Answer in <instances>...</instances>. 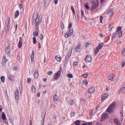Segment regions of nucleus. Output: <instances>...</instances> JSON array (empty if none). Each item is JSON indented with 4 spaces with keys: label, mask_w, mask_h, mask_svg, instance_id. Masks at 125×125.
I'll return each instance as SVG.
<instances>
[{
    "label": "nucleus",
    "mask_w": 125,
    "mask_h": 125,
    "mask_svg": "<svg viewBox=\"0 0 125 125\" xmlns=\"http://www.w3.org/2000/svg\"><path fill=\"white\" fill-rule=\"evenodd\" d=\"M42 15H41L39 17L38 20H37L36 21H34V20H33V22L32 23V25H34L36 22L35 26L36 27V29L37 30H38V25L42 21Z\"/></svg>",
    "instance_id": "1"
},
{
    "label": "nucleus",
    "mask_w": 125,
    "mask_h": 125,
    "mask_svg": "<svg viewBox=\"0 0 125 125\" xmlns=\"http://www.w3.org/2000/svg\"><path fill=\"white\" fill-rule=\"evenodd\" d=\"M91 3H92L91 11H93L98 6V1H97L96 2L94 1L93 0L92 1Z\"/></svg>",
    "instance_id": "2"
},
{
    "label": "nucleus",
    "mask_w": 125,
    "mask_h": 125,
    "mask_svg": "<svg viewBox=\"0 0 125 125\" xmlns=\"http://www.w3.org/2000/svg\"><path fill=\"white\" fill-rule=\"evenodd\" d=\"M115 106V103L114 102L113 103L110 104L109 107L107 109L106 111L109 113L112 112Z\"/></svg>",
    "instance_id": "3"
},
{
    "label": "nucleus",
    "mask_w": 125,
    "mask_h": 125,
    "mask_svg": "<svg viewBox=\"0 0 125 125\" xmlns=\"http://www.w3.org/2000/svg\"><path fill=\"white\" fill-rule=\"evenodd\" d=\"M73 32V29L67 31L65 34V37L66 38H68L69 36L72 35Z\"/></svg>",
    "instance_id": "4"
},
{
    "label": "nucleus",
    "mask_w": 125,
    "mask_h": 125,
    "mask_svg": "<svg viewBox=\"0 0 125 125\" xmlns=\"http://www.w3.org/2000/svg\"><path fill=\"white\" fill-rule=\"evenodd\" d=\"M104 43H102L100 44L98 46V47H97L94 50V53L95 55H96L98 53L100 49L101 48V47L103 45Z\"/></svg>",
    "instance_id": "5"
},
{
    "label": "nucleus",
    "mask_w": 125,
    "mask_h": 125,
    "mask_svg": "<svg viewBox=\"0 0 125 125\" xmlns=\"http://www.w3.org/2000/svg\"><path fill=\"white\" fill-rule=\"evenodd\" d=\"M92 60V57L90 55H88L85 57V61L86 62H90Z\"/></svg>",
    "instance_id": "6"
},
{
    "label": "nucleus",
    "mask_w": 125,
    "mask_h": 125,
    "mask_svg": "<svg viewBox=\"0 0 125 125\" xmlns=\"http://www.w3.org/2000/svg\"><path fill=\"white\" fill-rule=\"evenodd\" d=\"M61 73V71H59L57 73H55V75L54 76V79L55 80H57L60 76Z\"/></svg>",
    "instance_id": "7"
},
{
    "label": "nucleus",
    "mask_w": 125,
    "mask_h": 125,
    "mask_svg": "<svg viewBox=\"0 0 125 125\" xmlns=\"http://www.w3.org/2000/svg\"><path fill=\"white\" fill-rule=\"evenodd\" d=\"M61 73V71H59L57 73H55V75L54 76V79L55 80H57L60 76Z\"/></svg>",
    "instance_id": "8"
},
{
    "label": "nucleus",
    "mask_w": 125,
    "mask_h": 125,
    "mask_svg": "<svg viewBox=\"0 0 125 125\" xmlns=\"http://www.w3.org/2000/svg\"><path fill=\"white\" fill-rule=\"evenodd\" d=\"M10 49L9 46L5 48V52L7 55H10Z\"/></svg>",
    "instance_id": "9"
},
{
    "label": "nucleus",
    "mask_w": 125,
    "mask_h": 125,
    "mask_svg": "<svg viewBox=\"0 0 125 125\" xmlns=\"http://www.w3.org/2000/svg\"><path fill=\"white\" fill-rule=\"evenodd\" d=\"M114 13V12L112 9H110L107 12V14L109 16L111 17L112 16Z\"/></svg>",
    "instance_id": "10"
},
{
    "label": "nucleus",
    "mask_w": 125,
    "mask_h": 125,
    "mask_svg": "<svg viewBox=\"0 0 125 125\" xmlns=\"http://www.w3.org/2000/svg\"><path fill=\"white\" fill-rule=\"evenodd\" d=\"M2 65L3 66H4L5 65L6 63L7 62V60L5 56H3V59H2Z\"/></svg>",
    "instance_id": "11"
},
{
    "label": "nucleus",
    "mask_w": 125,
    "mask_h": 125,
    "mask_svg": "<svg viewBox=\"0 0 125 125\" xmlns=\"http://www.w3.org/2000/svg\"><path fill=\"white\" fill-rule=\"evenodd\" d=\"M19 94V93L18 90H16V91L15 93V99L17 101H18L19 99L18 96Z\"/></svg>",
    "instance_id": "12"
},
{
    "label": "nucleus",
    "mask_w": 125,
    "mask_h": 125,
    "mask_svg": "<svg viewBox=\"0 0 125 125\" xmlns=\"http://www.w3.org/2000/svg\"><path fill=\"white\" fill-rule=\"evenodd\" d=\"M10 19L9 18L8 21V23L7 25V27L6 31H8L9 30L10 28Z\"/></svg>",
    "instance_id": "13"
},
{
    "label": "nucleus",
    "mask_w": 125,
    "mask_h": 125,
    "mask_svg": "<svg viewBox=\"0 0 125 125\" xmlns=\"http://www.w3.org/2000/svg\"><path fill=\"white\" fill-rule=\"evenodd\" d=\"M108 117V114L107 113L103 114L101 117V118L103 120H104L107 118Z\"/></svg>",
    "instance_id": "14"
},
{
    "label": "nucleus",
    "mask_w": 125,
    "mask_h": 125,
    "mask_svg": "<svg viewBox=\"0 0 125 125\" xmlns=\"http://www.w3.org/2000/svg\"><path fill=\"white\" fill-rule=\"evenodd\" d=\"M59 97L56 94L54 95L53 97V99L55 102H57L59 100Z\"/></svg>",
    "instance_id": "15"
},
{
    "label": "nucleus",
    "mask_w": 125,
    "mask_h": 125,
    "mask_svg": "<svg viewBox=\"0 0 125 125\" xmlns=\"http://www.w3.org/2000/svg\"><path fill=\"white\" fill-rule=\"evenodd\" d=\"M19 42L18 44V46L19 48H21L22 43V38L21 37L20 38Z\"/></svg>",
    "instance_id": "16"
},
{
    "label": "nucleus",
    "mask_w": 125,
    "mask_h": 125,
    "mask_svg": "<svg viewBox=\"0 0 125 125\" xmlns=\"http://www.w3.org/2000/svg\"><path fill=\"white\" fill-rule=\"evenodd\" d=\"M94 88L93 87H91L89 89L88 92L89 93H91L94 92Z\"/></svg>",
    "instance_id": "17"
},
{
    "label": "nucleus",
    "mask_w": 125,
    "mask_h": 125,
    "mask_svg": "<svg viewBox=\"0 0 125 125\" xmlns=\"http://www.w3.org/2000/svg\"><path fill=\"white\" fill-rule=\"evenodd\" d=\"M1 118L3 120H5L6 119V117L3 112H2L1 113Z\"/></svg>",
    "instance_id": "18"
},
{
    "label": "nucleus",
    "mask_w": 125,
    "mask_h": 125,
    "mask_svg": "<svg viewBox=\"0 0 125 125\" xmlns=\"http://www.w3.org/2000/svg\"><path fill=\"white\" fill-rule=\"evenodd\" d=\"M107 95L106 93L103 94L102 96L101 101L102 102H103L104 100L107 97Z\"/></svg>",
    "instance_id": "19"
},
{
    "label": "nucleus",
    "mask_w": 125,
    "mask_h": 125,
    "mask_svg": "<svg viewBox=\"0 0 125 125\" xmlns=\"http://www.w3.org/2000/svg\"><path fill=\"white\" fill-rule=\"evenodd\" d=\"M121 93H125V87H122L121 89L119 91V93L120 94Z\"/></svg>",
    "instance_id": "20"
},
{
    "label": "nucleus",
    "mask_w": 125,
    "mask_h": 125,
    "mask_svg": "<svg viewBox=\"0 0 125 125\" xmlns=\"http://www.w3.org/2000/svg\"><path fill=\"white\" fill-rule=\"evenodd\" d=\"M80 45L77 46L74 48V50L77 52L80 51Z\"/></svg>",
    "instance_id": "21"
},
{
    "label": "nucleus",
    "mask_w": 125,
    "mask_h": 125,
    "mask_svg": "<svg viewBox=\"0 0 125 125\" xmlns=\"http://www.w3.org/2000/svg\"><path fill=\"white\" fill-rule=\"evenodd\" d=\"M34 76L35 78H37L38 76V71L37 70L34 73Z\"/></svg>",
    "instance_id": "22"
},
{
    "label": "nucleus",
    "mask_w": 125,
    "mask_h": 125,
    "mask_svg": "<svg viewBox=\"0 0 125 125\" xmlns=\"http://www.w3.org/2000/svg\"><path fill=\"white\" fill-rule=\"evenodd\" d=\"M114 122L117 125H120V122L117 118H115L114 119Z\"/></svg>",
    "instance_id": "23"
},
{
    "label": "nucleus",
    "mask_w": 125,
    "mask_h": 125,
    "mask_svg": "<svg viewBox=\"0 0 125 125\" xmlns=\"http://www.w3.org/2000/svg\"><path fill=\"white\" fill-rule=\"evenodd\" d=\"M37 18V15L36 14H34L33 15V18L34 21H36Z\"/></svg>",
    "instance_id": "24"
},
{
    "label": "nucleus",
    "mask_w": 125,
    "mask_h": 125,
    "mask_svg": "<svg viewBox=\"0 0 125 125\" xmlns=\"http://www.w3.org/2000/svg\"><path fill=\"white\" fill-rule=\"evenodd\" d=\"M50 0H44V5L47 6L49 3Z\"/></svg>",
    "instance_id": "25"
},
{
    "label": "nucleus",
    "mask_w": 125,
    "mask_h": 125,
    "mask_svg": "<svg viewBox=\"0 0 125 125\" xmlns=\"http://www.w3.org/2000/svg\"><path fill=\"white\" fill-rule=\"evenodd\" d=\"M7 76L8 78L10 80H11L12 79L13 76L10 73H8L7 74Z\"/></svg>",
    "instance_id": "26"
},
{
    "label": "nucleus",
    "mask_w": 125,
    "mask_h": 125,
    "mask_svg": "<svg viewBox=\"0 0 125 125\" xmlns=\"http://www.w3.org/2000/svg\"><path fill=\"white\" fill-rule=\"evenodd\" d=\"M56 59L58 62H60L61 59V58L59 56L57 55L55 57Z\"/></svg>",
    "instance_id": "27"
},
{
    "label": "nucleus",
    "mask_w": 125,
    "mask_h": 125,
    "mask_svg": "<svg viewBox=\"0 0 125 125\" xmlns=\"http://www.w3.org/2000/svg\"><path fill=\"white\" fill-rule=\"evenodd\" d=\"M19 14V11L18 10L16 11L15 14V18H16L18 16Z\"/></svg>",
    "instance_id": "28"
},
{
    "label": "nucleus",
    "mask_w": 125,
    "mask_h": 125,
    "mask_svg": "<svg viewBox=\"0 0 125 125\" xmlns=\"http://www.w3.org/2000/svg\"><path fill=\"white\" fill-rule=\"evenodd\" d=\"M125 47L124 48L122 51V55L124 56L125 55Z\"/></svg>",
    "instance_id": "29"
},
{
    "label": "nucleus",
    "mask_w": 125,
    "mask_h": 125,
    "mask_svg": "<svg viewBox=\"0 0 125 125\" xmlns=\"http://www.w3.org/2000/svg\"><path fill=\"white\" fill-rule=\"evenodd\" d=\"M114 75L112 74L109 76V80L111 81H112L113 80L114 78Z\"/></svg>",
    "instance_id": "30"
},
{
    "label": "nucleus",
    "mask_w": 125,
    "mask_h": 125,
    "mask_svg": "<svg viewBox=\"0 0 125 125\" xmlns=\"http://www.w3.org/2000/svg\"><path fill=\"white\" fill-rule=\"evenodd\" d=\"M117 34V32L114 33L113 34L112 38V39H114Z\"/></svg>",
    "instance_id": "31"
},
{
    "label": "nucleus",
    "mask_w": 125,
    "mask_h": 125,
    "mask_svg": "<svg viewBox=\"0 0 125 125\" xmlns=\"http://www.w3.org/2000/svg\"><path fill=\"white\" fill-rule=\"evenodd\" d=\"M33 43L34 44H36L37 43V41L36 40V38L35 37H33Z\"/></svg>",
    "instance_id": "32"
},
{
    "label": "nucleus",
    "mask_w": 125,
    "mask_h": 125,
    "mask_svg": "<svg viewBox=\"0 0 125 125\" xmlns=\"http://www.w3.org/2000/svg\"><path fill=\"white\" fill-rule=\"evenodd\" d=\"M0 79L1 81L3 83L4 82L5 77L4 76H1L0 77Z\"/></svg>",
    "instance_id": "33"
},
{
    "label": "nucleus",
    "mask_w": 125,
    "mask_h": 125,
    "mask_svg": "<svg viewBox=\"0 0 125 125\" xmlns=\"http://www.w3.org/2000/svg\"><path fill=\"white\" fill-rule=\"evenodd\" d=\"M70 104L71 105H73L74 104V102L72 100H70L69 101Z\"/></svg>",
    "instance_id": "34"
},
{
    "label": "nucleus",
    "mask_w": 125,
    "mask_h": 125,
    "mask_svg": "<svg viewBox=\"0 0 125 125\" xmlns=\"http://www.w3.org/2000/svg\"><path fill=\"white\" fill-rule=\"evenodd\" d=\"M31 61L32 62L33 60L34 59V52L33 51H32V54L31 55Z\"/></svg>",
    "instance_id": "35"
},
{
    "label": "nucleus",
    "mask_w": 125,
    "mask_h": 125,
    "mask_svg": "<svg viewBox=\"0 0 125 125\" xmlns=\"http://www.w3.org/2000/svg\"><path fill=\"white\" fill-rule=\"evenodd\" d=\"M82 125H92V124L91 123L88 122L86 123H83Z\"/></svg>",
    "instance_id": "36"
},
{
    "label": "nucleus",
    "mask_w": 125,
    "mask_h": 125,
    "mask_svg": "<svg viewBox=\"0 0 125 125\" xmlns=\"http://www.w3.org/2000/svg\"><path fill=\"white\" fill-rule=\"evenodd\" d=\"M38 34V32L37 31L34 32L33 34V35L35 36H37Z\"/></svg>",
    "instance_id": "37"
},
{
    "label": "nucleus",
    "mask_w": 125,
    "mask_h": 125,
    "mask_svg": "<svg viewBox=\"0 0 125 125\" xmlns=\"http://www.w3.org/2000/svg\"><path fill=\"white\" fill-rule=\"evenodd\" d=\"M75 124L76 125H80V122L79 120H77L75 122Z\"/></svg>",
    "instance_id": "38"
},
{
    "label": "nucleus",
    "mask_w": 125,
    "mask_h": 125,
    "mask_svg": "<svg viewBox=\"0 0 125 125\" xmlns=\"http://www.w3.org/2000/svg\"><path fill=\"white\" fill-rule=\"evenodd\" d=\"M121 30V28L120 26L119 27L117 28L116 32H118L120 31Z\"/></svg>",
    "instance_id": "39"
},
{
    "label": "nucleus",
    "mask_w": 125,
    "mask_h": 125,
    "mask_svg": "<svg viewBox=\"0 0 125 125\" xmlns=\"http://www.w3.org/2000/svg\"><path fill=\"white\" fill-rule=\"evenodd\" d=\"M81 15H82L81 18L82 19H83V16L84 17V15L83 11V10H81Z\"/></svg>",
    "instance_id": "40"
},
{
    "label": "nucleus",
    "mask_w": 125,
    "mask_h": 125,
    "mask_svg": "<svg viewBox=\"0 0 125 125\" xmlns=\"http://www.w3.org/2000/svg\"><path fill=\"white\" fill-rule=\"evenodd\" d=\"M32 91V92H34L35 91V88L34 86H33L31 87Z\"/></svg>",
    "instance_id": "41"
},
{
    "label": "nucleus",
    "mask_w": 125,
    "mask_h": 125,
    "mask_svg": "<svg viewBox=\"0 0 125 125\" xmlns=\"http://www.w3.org/2000/svg\"><path fill=\"white\" fill-rule=\"evenodd\" d=\"M71 10H72V11H73L74 15H75V12L74 9L73 7L72 6H71Z\"/></svg>",
    "instance_id": "42"
},
{
    "label": "nucleus",
    "mask_w": 125,
    "mask_h": 125,
    "mask_svg": "<svg viewBox=\"0 0 125 125\" xmlns=\"http://www.w3.org/2000/svg\"><path fill=\"white\" fill-rule=\"evenodd\" d=\"M67 76L69 78H72L73 77V76L72 74H67Z\"/></svg>",
    "instance_id": "43"
},
{
    "label": "nucleus",
    "mask_w": 125,
    "mask_h": 125,
    "mask_svg": "<svg viewBox=\"0 0 125 125\" xmlns=\"http://www.w3.org/2000/svg\"><path fill=\"white\" fill-rule=\"evenodd\" d=\"M88 84V83L84 81H83L82 82V85L83 84H85L86 85Z\"/></svg>",
    "instance_id": "44"
},
{
    "label": "nucleus",
    "mask_w": 125,
    "mask_h": 125,
    "mask_svg": "<svg viewBox=\"0 0 125 125\" xmlns=\"http://www.w3.org/2000/svg\"><path fill=\"white\" fill-rule=\"evenodd\" d=\"M125 64V61L123 60L121 63V65L122 67H123Z\"/></svg>",
    "instance_id": "45"
},
{
    "label": "nucleus",
    "mask_w": 125,
    "mask_h": 125,
    "mask_svg": "<svg viewBox=\"0 0 125 125\" xmlns=\"http://www.w3.org/2000/svg\"><path fill=\"white\" fill-rule=\"evenodd\" d=\"M80 101H82L84 102H86V100L84 98H81L80 99Z\"/></svg>",
    "instance_id": "46"
},
{
    "label": "nucleus",
    "mask_w": 125,
    "mask_h": 125,
    "mask_svg": "<svg viewBox=\"0 0 125 125\" xmlns=\"http://www.w3.org/2000/svg\"><path fill=\"white\" fill-rule=\"evenodd\" d=\"M122 31H121L120 32V33L119 34L118 36L119 37H120L122 36Z\"/></svg>",
    "instance_id": "47"
},
{
    "label": "nucleus",
    "mask_w": 125,
    "mask_h": 125,
    "mask_svg": "<svg viewBox=\"0 0 125 125\" xmlns=\"http://www.w3.org/2000/svg\"><path fill=\"white\" fill-rule=\"evenodd\" d=\"M82 76H83V77H85V78H87V76H88V74L87 73H86L84 75H82Z\"/></svg>",
    "instance_id": "48"
},
{
    "label": "nucleus",
    "mask_w": 125,
    "mask_h": 125,
    "mask_svg": "<svg viewBox=\"0 0 125 125\" xmlns=\"http://www.w3.org/2000/svg\"><path fill=\"white\" fill-rule=\"evenodd\" d=\"M31 82V80L29 78H28L27 79V82L28 83H30Z\"/></svg>",
    "instance_id": "49"
},
{
    "label": "nucleus",
    "mask_w": 125,
    "mask_h": 125,
    "mask_svg": "<svg viewBox=\"0 0 125 125\" xmlns=\"http://www.w3.org/2000/svg\"><path fill=\"white\" fill-rule=\"evenodd\" d=\"M52 71L50 72H48V74L49 75H51L52 74Z\"/></svg>",
    "instance_id": "50"
},
{
    "label": "nucleus",
    "mask_w": 125,
    "mask_h": 125,
    "mask_svg": "<svg viewBox=\"0 0 125 125\" xmlns=\"http://www.w3.org/2000/svg\"><path fill=\"white\" fill-rule=\"evenodd\" d=\"M43 37V35L42 34L40 36V39L42 40V39Z\"/></svg>",
    "instance_id": "51"
},
{
    "label": "nucleus",
    "mask_w": 125,
    "mask_h": 125,
    "mask_svg": "<svg viewBox=\"0 0 125 125\" xmlns=\"http://www.w3.org/2000/svg\"><path fill=\"white\" fill-rule=\"evenodd\" d=\"M85 7L86 9H89V8L87 5L86 4L85 5Z\"/></svg>",
    "instance_id": "52"
},
{
    "label": "nucleus",
    "mask_w": 125,
    "mask_h": 125,
    "mask_svg": "<svg viewBox=\"0 0 125 125\" xmlns=\"http://www.w3.org/2000/svg\"><path fill=\"white\" fill-rule=\"evenodd\" d=\"M103 17L102 16H101L100 17V22L101 23H102V20H103Z\"/></svg>",
    "instance_id": "53"
},
{
    "label": "nucleus",
    "mask_w": 125,
    "mask_h": 125,
    "mask_svg": "<svg viewBox=\"0 0 125 125\" xmlns=\"http://www.w3.org/2000/svg\"><path fill=\"white\" fill-rule=\"evenodd\" d=\"M72 26V24L71 23H70L69 24V26L68 27V29H70V28Z\"/></svg>",
    "instance_id": "54"
},
{
    "label": "nucleus",
    "mask_w": 125,
    "mask_h": 125,
    "mask_svg": "<svg viewBox=\"0 0 125 125\" xmlns=\"http://www.w3.org/2000/svg\"><path fill=\"white\" fill-rule=\"evenodd\" d=\"M23 7V5L22 4H20L19 5V7L20 9H22Z\"/></svg>",
    "instance_id": "55"
},
{
    "label": "nucleus",
    "mask_w": 125,
    "mask_h": 125,
    "mask_svg": "<svg viewBox=\"0 0 125 125\" xmlns=\"http://www.w3.org/2000/svg\"><path fill=\"white\" fill-rule=\"evenodd\" d=\"M45 114H44V118H43V121H42V125H43V124H44V118L45 116Z\"/></svg>",
    "instance_id": "56"
},
{
    "label": "nucleus",
    "mask_w": 125,
    "mask_h": 125,
    "mask_svg": "<svg viewBox=\"0 0 125 125\" xmlns=\"http://www.w3.org/2000/svg\"><path fill=\"white\" fill-rule=\"evenodd\" d=\"M78 64V63L77 62H75L73 63V65H77Z\"/></svg>",
    "instance_id": "57"
},
{
    "label": "nucleus",
    "mask_w": 125,
    "mask_h": 125,
    "mask_svg": "<svg viewBox=\"0 0 125 125\" xmlns=\"http://www.w3.org/2000/svg\"><path fill=\"white\" fill-rule=\"evenodd\" d=\"M71 116H73L75 115V113H74L73 112L72 113H71Z\"/></svg>",
    "instance_id": "58"
},
{
    "label": "nucleus",
    "mask_w": 125,
    "mask_h": 125,
    "mask_svg": "<svg viewBox=\"0 0 125 125\" xmlns=\"http://www.w3.org/2000/svg\"><path fill=\"white\" fill-rule=\"evenodd\" d=\"M58 0H54V2L55 4H56L57 3Z\"/></svg>",
    "instance_id": "59"
},
{
    "label": "nucleus",
    "mask_w": 125,
    "mask_h": 125,
    "mask_svg": "<svg viewBox=\"0 0 125 125\" xmlns=\"http://www.w3.org/2000/svg\"><path fill=\"white\" fill-rule=\"evenodd\" d=\"M93 113V111L92 110H91L90 113V115H92Z\"/></svg>",
    "instance_id": "60"
},
{
    "label": "nucleus",
    "mask_w": 125,
    "mask_h": 125,
    "mask_svg": "<svg viewBox=\"0 0 125 125\" xmlns=\"http://www.w3.org/2000/svg\"><path fill=\"white\" fill-rule=\"evenodd\" d=\"M40 92H39L37 94V97H40Z\"/></svg>",
    "instance_id": "61"
},
{
    "label": "nucleus",
    "mask_w": 125,
    "mask_h": 125,
    "mask_svg": "<svg viewBox=\"0 0 125 125\" xmlns=\"http://www.w3.org/2000/svg\"><path fill=\"white\" fill-rule=\"evenodd\" d=\"M41 48V45L40 43H39L38 44V48L39 49H40Z\"/></svg>",
    "instance_id": "62"
},
{
    "label": "nucleus",
    "mask_w": 125,
    "mask_h": 125,
    "mask_svg": "<svg viewBox=\"0 0 125 125\" xmlns=\"http://www.w3.org/2000/svg\"><path fill=\"white\" fill-rule=\"evenodd\" d=\"M32 122L31 120H30V125H32Z\"/></svg>",
    "instance_id": "63"
},
{
    "label": "nucleus",
    "mask_w": 125,
    "mask_h": 125,
    "mask_svg": "<svg viewBox=\"0 0 125 125\" xmlns=\"http://www.w3.org/2000/svg\"><path fill=\"white\" fill-rule=\"evenodd\" d=\"M96 125H101V123H97Z\"/></svg>",
    "instance_id": "64"
}]
</instances>
